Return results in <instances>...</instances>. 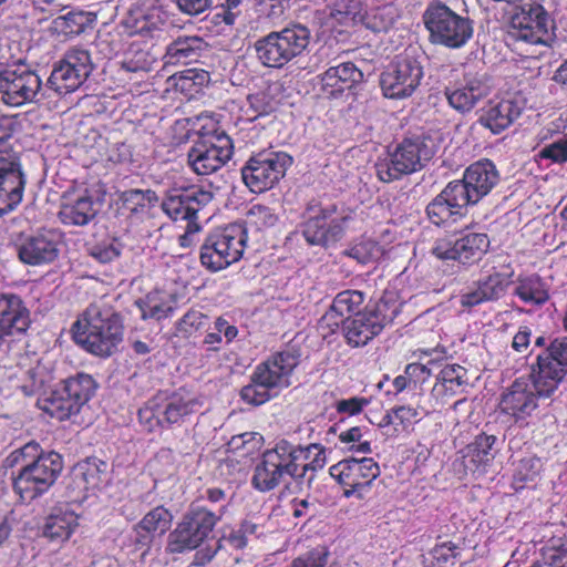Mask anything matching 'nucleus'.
I'll return each mask as SVG.
<instances>
[{
  "instance_id": "f257e3e1",
  "label": "nucleus",
  "mask_w": 567,
  "mask_h": 567,
  "mask_svg": "<svg viewBox=\"0 0 567 567\" xmlns=\"http://www.w3.org/2000/svg\"><path fill=\"white\" fill-rule=\"evenodd\" d=\"M73 340L86 352L99 357L112 355L123 340L121 316L112 308L91 303L71 328Z\"/></svg>"
},
{
  "instance_id": "f03ea898",
  "label": "nucleus",
  "mask_w": 567,
  "mask_h": 567,
  "mask_svg": "<svg viewBox=\"0 0 567 567\" xmlns=\"http://www.w3.org/2000/svg\"><path fill=\"white\" fill-rule=\"evenodd\" d=\"M439 144L430 132L406 134L388 156L375 163L378 178L383 183L399 181L405 175L422 171L434 157Z\"/></svg>"
},
{
  "instance_id": "7ed1b4c3",
  "label": "nucleus",
  "mask_w": 567,
  "mask_h": 567,
  "mask_svg": "<svg viewBox=\"0 0 567 567\" xmlns=\"http://www.w3.org/2000/svg\"><path fill=\"white\" fill-rule=\"evenodd\" d=\"M198 122H203L198 127V140L193 144L187 153V164L189 168L200 176L210 175L233 157V140L218 126L210 116H198Z\"/></svg>"
},
{
  "instance_id": "20e7f679",
  "label": "nucleus",
  "mask_w": 567,
  "mask_h": 567,
  "mask_svg": "<svg viewBox=\"0 0 567 567\" xmlns=\"http://www.w3.org/2000/svg\"><path fill=\"white\" fill-rule=\"evenodd\" d=\"M247 228L240 223L216 227L206 236L199 252L202 266L217 272L238 262L247 246Z\"/></svg>"
},
{
  "instance_id": "39448f33",
  "label": "nucleus",
  "mask_w": 567,
  "mask_h": 567,
  "mask_svg": "<svg viewBox=\"0 0 567 567\" xmlns=\"http://www.w3.org/2000/svg\"><path fill=\"white\" fill-rule=\"evenodd\" d=\"M310 30L291 23L280 31H272L255 42L258 61L266 68L281 69L299 56L309 45Z\"/></svg>"
},
{
  "instance_id": "423d86ee",
  "label": "nucleus",
  "mask_w": 567,
  "mask_h": 567,
  "mask_svg": "<svg viewBox=\"0 0 567 567\" xmlns=\"http://www.w3.org/2000/svg\"><path fill=\"white\" fill-rule=\"evenodd\" d=\"M401 312V303L382 297L374 306H367L361 313L348 318L343 339L350 348H363L382 333Z\"/></svg>"
},
{
  "instance_id": "0eeeda50",
  "label": "nucleus",
  "mask_w": 567,
  "mask_h": 567,
  "mask_svg": "<svg viewBox=\"0 0 567 567\" xmlns=\"http://www.w3.org/2000/svg\"><path fill=\"white\" fill-rule=\"evenodd\" d=\"M423 21L431 41L446 48H461L473 35L472 21L442 2L430 3L423 13Z\"/></svg>"
},
{
  "instance_id": "6e6552de",
  "label": "nucleus",
  "mask_w": 567,
  "mask_h": 567,
  "mask_svg": "<svg viewBox=\"0 0 567 567\" xmlns=\"http://www.w3.org/2000/svg\"><path fill=\"white\" fill-rule=\"evenodd\" d=\"M567 375V337L555 338L530 365L529 379L543 399L550 398Z\"/></svg>"
},
{
  "instance_id": "1a4fd4ad",
  "label": "nucleus",
  "mask_w": 567,
  "mask_h": 567,
  "mask_svg": "<svg viewBox=\"0 0 567 567\" xmlns=\"http://www.w3.org/2000/svg\"><path fill=\"white\" fill-rule=\"evenodd\" d=\"M292 163L293 158L286 152L252 154L240 168L243 183L252 194L266 193L279 184Z\"/></svg>"
},
{
  "instance_id": "9d476101",
  "label": "nucleus",
  "mask_w": 567,
  "mask_h": 567,
  "mask_svg": "<svg viewBox=\"0 0 567 567\" xmlns=\"http://www.w3.org/2000/svg\"><path fill=\"white\" fill-rule=\"evenodd\" d=\"M12 134V122L0 117V216L13 210L21 203L25 186L21 165L8 150V141Z\"/></svg>"
},
{
  "instance_id": "9b49d317",
  "label": "nucleus",
  "mask_w": 567,
  "mask_h": 567,
  "mask_svg": "<svg viewBox=\"0 0 567 567\" xmlns=\"http://www.w3.org/2000/svg\"><path fill=\"white\" fill-rule=\"evenodd\" d=\"M336 212L334 204L324 206L318 200L307 204L300 228L309 245L328 247L343 238L350 217L332 218Z\"/></svg>"
},
{
  "instance_id": "f8f14e48",
  "label": "nucleus",
  "mask_w": 567,
  "mask_h": 567,
  "mask_svg": "<svg viewBox=\"0 0 567 567\" xmlns=\"http://www.w3.org/2000/svg\"><path fill=\"white\" fill-rule=\"evenodd\" d=\"M423 78V66L414 50L405 49L389 64L380 78L383 95L388 99L410 97L419 87Z\"/></svg>"
},
{
  "instance_id": "ddd939ff",
  "label": "nucleus",
  "mask_w": 567,
  "mask_h": 567,
  "mask_svg": "<svg viewBox=\"0 0 567 567\" xmlns=\"http://www.w3.org/2000/svg\"><path fill=\"white\" fill-rule=\"evenodd\" d=\"M491 240L485 233L464 231L458 236L437 238L431 254L440 260H453L471 267L478 264L489 250Z\"/></svg>"
},
{
  "instance_id": "4468645a",
  "label": "nucleus",
  "mask_w": 567,
  "mask_h": 567,
  "mask_svg": "<svg viewBox=\"0 0 567 567\" xmlns=\"http://www.w3.org/2000/svg\"><path fill=\"white\" fill-rule=\"evenodd\" d=\"M220 515L193 506L168 535L167 550L169 553H183L197 548L213 533Z\"/></svg>"
},
{
  "instance_id": "2eb2a0df",
  "label": "nucleus",
  "mask_w": 567,
  "mask_h": 567,
  "mask_svg": "<svg viewBox=\"0 0 567 567\" xmlns=\"http://www.w3.org/2000/svg\"><path fill=\"white\" fill-rule=\"evenodd\" d=\"M512 18L518 39L532 43L550 45L554 41L555 23L538 0H523Z\"/></svg>"
},
{
  "instance_id": "dca6fc26",
  "label": "nucleus",
  "mask_w": 567,
  "mask_h": 567,
  "mask_svg": "<svg viewBox=\"0 0 567 567\" xmlns=\"http://www.w3.org/2000/svg\"><path fill=\"white\" fill-rule=\"evenodd\" d=\"M93 71L87 50L72 48L53 66L48 85L59 95H66L80 89Z\"/></svg>"
},
{
  "instance_id": "f3484780",
  "label": "nucleus",
  "mask_w": 567,
  "mask_h": 567,
  "mask_svg": "<svg viewBox=\"0 0 567 567\" xmlns=\"http://www.w3.org/2000/svg\"><path fill=\"white\" fill-rule=\"evenodd\" d=\"M41 86L38 73L21 61L0 71V94L7 105L21 106L33 102Z\"/></svg>"
},
{
  "instance_id": "a211bd4d",
  "label": "nucleus",
  "mask_w": 567,
  "mask_h": 567,
  "mask_svg": "<svg viewBox=\"0 0 567 567\" xmlns=\"http://www.w3.org/2000/svg\"><path fill=\"white\" fill-rule=\"evenodd\" d=\"M499 178L496 165L488 158H482L467 166L462 178L451 181V184L474 206L492 192Z\"/></svg>"
},
{
  "instance_id": "6ab92c4d",
  "label": "nucleus",
  "mask_w": 567,
  "mask_h": 567,
  "mask_svg": "<svg viewBox=\"0 0 567 567\" xmlns=\"http://www.w3.org/2000/svg\"><path fill=\"white\" fill-rule=\"evenodd\" d=\"M214 198L209 190L198 186L172 188L162 202L163 212L174 221L198 220V214Z\"/></svg>"
},
{
  "instance_id": "aec40b11",
  "label": "nucleus",
  "mask_w": 567,
  "mask_h": 567,
  "mask_svg": "<svg viewBox=\"0 0 567 567\" xmlns=\"http://www.w3.org/2000/svg\"><path fill=\"white\" fill-rule=\"evenodd\" d=\"M300 363V352L287 348L270 354L266 360L258 363L254 373L256 381L274 391L287 389L291 385L293 371Z\"/></svg>"
},
{
  "instance_id": "412c9836",
  "label": "nucleus",
  "mask_w": 567,
  "mask_h": 567,
  "mask_svg": "<svg viewBox=\"0 0 567 567\" xmlns=\"http://www.w3.org/2000/svg\"><path fill=\"white\" fill-rule=\"evenodd\" d=\"M471 205L449 182L446 186L427 204L426 216L437 227H449L467 214Z\"/></svg>"
},
{
  "instance_id": "4be33fe9",
  "label": "nucleus",
  "mask_w": 567,
  "mask_h": 567,
  "mask_svg": "<svg viewBox=\"0 0 567 567\" xmlns=\"http://www.w3.org/2000/svg\"><path fill=\"white\" fill-rule=\"evenodd\" d=\"M31 326V313L16 293H0V341L6 337H21Z\"/></svg>"
},
{
  "instance_id": "5701e85b",
  "label": "nucleus",
  "mask_w": 567,
  "mask_h": 567,
  "mask_svg": "<svg viewBox=\"0 0 567 567\" xmlns=\"http://www.w3.org/2000/svg\"><path fill=\"white\" fill-rule=\"evenodd\" d=\"M539 398L527 380L518 378L502 394L498 406L502 413L516 421L525 420L537 409Z\"/></svg>"
},
{
  "instance_id": "b1692460",
  "label": "nucleus",
  "mask_w": 567,
  "mask_h": 567,
  "mask_svg": "<svg viewBox=\"0 0 567 567\" xmlns=\"http://www.w3.org/2000/svg\"><path fill=\"white\" fill-rule=\"evenodd\" d=\"M17 251L23 264L42 266L53 262L60 249L55 234L44 231L22 238L17 245Z\"/></svg>"
},
{
  "instance_id": "393cba45",
  "label": "nucleus",
  "mask_w": 567,
  "mask_h": 567,
  "mask_svg": "<svg viewBox=\"0 0 567 567\" xmlns=\"http://www.w3.org/2000/svg\"><path fill=\"white\" fill-rule=\"evenodd\" d=\"M62 471V463H29L14 480V488L19 493H32L34 497L51 486Z\"/></svg>"
},
{
  "instance_id": "a878e982",
  "label": "nucleus",
  "mask_w": 567,
  "mask_h": 567,
  "mask_svg": "<svg viewBox=\"0 0 567 567\" xmlns=\"http://www.w3.org/2000/svg\"><path fill=\"white\" fill-rule=\"evenodd\" d=\"M488 93L483 79L477 74L466 73L457 86L446 87L444 94L451 107L460 113L472 111Z\"/></svg>"
},
{
  "instance_id": "bb28decb",
  "label": "nucleus",
  "mask_w": 567,
  "mask_h": 567,
  "mask_svg": "<svg viewBox=\"0 0 567 567\" xmlns=\"http://www.w3.org/2000/svg\"><path fill=\"white\" fill-rule=\"evenodd\" d=\"M520 113L522 107L514 100H491L482 110L478 123L492 133L499 134L509 127Z\"/></svg>"
},
{
  "instance_id": "cd10ccee",
  "label": "nucleus",
  "mask_w": 567,
  "mask_h": 567,
  "mask_svg": "<svg viewBox=\"0 0 567 567\" xmlns=\"http://www.w3.org/2000/svg\"><path fill=\"white\" fill-rule=\"evenodd\" d=\"M363 73L352 62L330 66L321 76V90L327 96H338L361 82Z\"/></svg>"
},
{
  "instance_id": "c85d7f7f",
  "label": "nucleus",
  "mask_w": 567,
  "mask_h": 567,
  "mask_svg": "<svg viewBox=\"0 0 567 567\" xmlns=\"http://www.w3.org/2000/svg\"><path fill=\"white\" fill-rule=\"evenodd\" d=\"M200 405L202 403L194 392L179 388L166 396L163 410L159 412L162 416L159 422L167 425L179 423L186 416L196 413Z\"/></svg>"
},
{
  "instance_id": "c756f323",
  "label": "nucleus",
  "mask_w": 567,
  "mask_h": 567,
  "mask_svg": "<svg viewBox=\"0 0 567 567\" xmlns=\"http://www.w3.org/2000/svg\"><path fill=\"white\" fill-rule=\"evenodd\" d=\"M309 465L305 463L301 467L302 473L297 474V463H257L254 475L251 477V485L259 492H269L277 487L286 475L289 476H303Z\"/></svg>"
},
{
  "instance_id": "7c9ffc66",
  "label": "nucleus",
  "mask_w": 567,
  "mask_h": 567,
  "mask_svg": "<svg viewBox=\"0 0 567 567\" xmlns=\"http://www.w3.org/2000/svg\"><path fill=\"white\" fill-rule=\"evenodd\" d=\"M172 520L173 515L167 508L154 507L134 526L135 543L142 547H148L156 536H163L169 530Z\"/></svg>"
},
{
  "instance_id": "2f4dec72",
  "label": "nucleus",
  "mask_w": 567,
  "mask_h": 567,
  "mask_svg": "<svg viewBox=\"0 0 567 567\" xmlns=\"http://www.w3.org/2000/svg\"><path fill=\"white\" fill-rule=\"evenodd\" d=\"M99 207L93 193L84 189L73 200L62 205L60 219L64 225L84 226L95 218Z\"/></svg>"
},
{
  "instance_id": "473e14b6",
  "label": "nucleus",
  "mask_w": 567,
  "mask_h": 567,
  "mask_svg": "<svg viewBox=\"0 0 567 567\" xmlns=\"http://www.w3.org/2000/svg\"><path fill=\"white\" fill-rule=\"evenodd\" d=\"M329 473L340 484L352 488L371 483L380 474L379 463H336Z\"/></svg>"
},
{
  "instance_id": "72a5a7b5",
  "label": "nucleus",
  "mask_w": 567,
  "mask_h": 567,
  "mask_svg": "<svg viewBox=\"0 0 567 567\" xmlns=\"http://www.w3.org/2000/svg\"><path fill=\"white\" fill-rule=\"evenodd\" d=\"M78 518L79 515L69 505L55 507L45 519L42 535L50 542L63 543L78 526Z\"/></svg>"
},
{
  "instance_id": "f704fd0d",
  "label": "nucleus",
  "mask_w": 567,
  "mask_h": 567,
  "mask_svg": "<svg viewBox=\"0 0 567 567\" xmlns=\"http://www.w3.org/2000/svg\"><path fill=\"white\" fill-rule=\"evenodd\" d=\"M208 48L198 35H181L168 44L165 53L167 64H187L197 61Z\"/></svg>"
},
{
  "instance_id": "c9c22d12",
  "label": "nucleus",
  "mask_w": 567,
  "mask_h": 567,
  "mask_svg": "<svg viewBox=\"0 0 567 567\" xmlns=\"http://www.w3.org/2000/svg\"><path fill=\"white\" fill-rule=\"evenodd\" d=\"M63 386L60 384L48 395L40 396L37 400V406L51 419L58 421L69 420L72 415L79 413L71 398L64 393Z\"/></svg>"
},
{
  "instance_id": "e433bc0d",
  "label": "nucleus",
  "mask_w": 567,
  "mask_h": 567,
  "mask_svg": "<svg viewBox=\"0 0 567 567\" xmlns=\"http://www.w3.org/2000/svg\"><path fill=\"white\" fill-rule=\"evenodd\" d=\"M122 208L131 218H142L158 203V196L153 189L131 188L121 193Z\"/></svg>"
},
{
  "instance_id": "4c0bfd02",
  "label": "nucleus",
  "mask_w": 567,
  "mask_h": 567,
  "mask_svg": "<svg viewBox=\"0 0 567 567\" xmlns=\"http://www.w3.org/2000/svg\"><path fill=\"white\" fill-rule=\"evenodd\" d=\"M400 18L396 7L385 3L362 12L360 23L373 33H388Z\"/></svg>"
},
{
  "instance_id": "58836bf2",
  "label": "nucleus",
  "mask_w": 567,
  "mask_h": 567,
  "mask_svg": "<svg viewBox=\"0 0 567 567\" xmlns=\"http://www.w3.org/2000/svg\"><path fill=\"white\" fill-rule=\"evenodd\" d=\"M177 92L190 100L196 97L210 82V73L204 69H186L172 76Z\"/></svg>"
},
{
  "instance_id": "ea45409f",
  "label": "nucleus",
  "mask_w": 567,
  "mask_h": 567,
  "mask_svg": "<svg viewBox=\"0 0 567 567\" xmlns=\"http://www.w3.org/2000/svg\"><path fill=\"white\" fill-rule=\"evenodd\" d=\"M61 385L79 412L92 399L97 386L95 380L86 373H78L64 380Z\"/></svg>"
},
{
  "instance_id": "a19ab883",
  "label": "nucleus",
  "mask_w": 567,
  "mask_h": 567,
  "mask_svg": "<svg viewBox=\"0 0 567 567\" xmlns=\"http://www.w3.org/2000/svg\"><path fill=\"white\" fill-rule=\"evenodd\" d=\"M467 370L460 364H446L436 378L435 390L444 396H454L467 385Z\"/></svg>"
},
{
  "instance_id": "79ce46f5",
  "label": "nucleus",
  "mask_w": 567,
  "mask_h": 567,
  "mask_svg": "<svg viewBox=\"0 0 567 567\" xmlns=\"http://www.w3.org/2000/svg\"><path fill=\"white\" fill-rule=\"evenodd\" d=\"M318 450L312 461H321L324 456L323 450H319L317 444H310L307 447L296 446L286 440L279 441L272 450H267L262 461H270L274 456L278 461H307L310 457L311 450Z\"/></svg>"
},
{
  "instance_id": "37998d69",
  "label": "nucleus",
  "mask_w": 567,
  "mask_h": 567,
  "mask_svg": "<svg viewBox=\"0 0 567 567\" xmlns=\"http://www.w3.org/2000/svg\"><path fill=\"white\" fill-rule=\"evenodd\" d=\"M514 295L525 303L544 305L549 299L545 282L536 274L519 276Z\"/></svg>"
},
{
  "instance_id": "c03bdc74",
  "label": "nucleus",
  "mask_w": 567,
  "mask_h": 567,
  "mask_svg": "<svg viewBox=\"0 0 567 567\" xmlns=\"http://www.w3.org/2000/svg\"><path fill=\"white\" fill-rule=\"evenodd\" d=\"M155 58L150 52L147 42L132 41L121 61V69L126 72H148Z\"/></svg>"
},
{
  "instance_id": "a18cd8bd",
  "label": "nucleus",
  "mask_w": 567,
  "mask_h": 567,
  "mask_svg": "<svg viewBox=\"0 0 567 567\" xmlns=\"http://www.w3.org/2000/svg\"><path fill=\"white\" fill-rule=\"evenodd\" d=\"M262 443V435L256 432H246L234 435L227 443V451L239 458L256 461L260 455Z\"/></svg>"
},
{
  "instance_id": "49530a36",
  "label": "nucleus",
  "mask_w": 567,
  "mask_h": 567,
  "mask_svg": "<svg viewBox=\"0 0 567 567\" xmlns=\"http://www.w3.org/2000/svg\"><path fill=\"white\" fill-rule=\"evenodd\" d=\"M277 109L275 97L268 91H258L247 96L246 103L241 106L243 116L248 122L271 114Z\"/></svg>"
},
{
  "instance_id": "de8ad7c7",
  "label": "nucleus",
  "mask_w": 567,
  "mask_h": 567,
  "mask_svg": "<svg viewBox=\"0 0 567 567\" xmlns=\"http://www.w3.org/2000/svg\"><path fill=\"white\" fill-rule=\"evenodd\" d=\"M362 3L360 0H333L328 6V17L341 25L360 23Z\"/></svg>"
},
{
  "instance_id": "09e8293b",
  "label": "nucleus",
  "mask_w": 567,
  "mask_h": 567,
  "mask_svg": "<svg viewBox=\"0 0 567 567\" xmlns=\"http://www.w3.org/2000/svg\"><path fill=\"white\" fill-rule=\"evenodd\" d=\"M497 437L495 435H487L481 433L475 436L474 441L468 443L463 450L460 451L463 460L468 461H489L495 458L496 450L495 444Z\"/></svg>"
},
{
  "instance_id": "8fccbe9b",
  "label": "nucleus",
  "mask_w": 567,
  "mask_h": 567,
  "mask_svg": "<svg viewBox=\"0 0 567 567\" xmlns=\"http://www.w3.org/2000/svg\"><path fill=\"white\" fill-rule=\"evenodd\" d=\"M209 327V317L198 309L192 308L175 323L177 334L190 338Z\"/></svg>"
},
{
  "instance_id": "3c124183",
  "label": "nucleus",
  "mask_w": 567,
  "mask_h": 567,
  "mask_svg": "<svg viewBox=\"0 0 567 567\" xmlns=\"http://www.w3.org/2000/svg\"><path fill=\"white\" fill-rule=\"evenodd\" d=\"M513 271L505 274L494 271L477 281L481 292L488 301L499 299L512 282Z\"/></svg>"
},
{
  "instance_id": "603ef678",
  "label": "nucleus",
  "mask_w": 567,
  "mask_h": 567,
  "mask_svg": "<svg viewBox=\"0 0 567 567\" xmlns=\"http://www.w3.org/2000/svg\"><path fill=\"white\" fill-rule=\"evenodd\" d=\"M365 301V293L360 290L347 289L338 292L333 300V309H338L339 313H343L347 318H352L357 313H361L362 306Z\"/></svg>"
},
{
  "instance_id": "864d4df0",
  "label": "nucleus",
  "mask_w": 567,
  "mask_h": 567,
  "mask_svg": "<svg viewBox=\"0 0 567 567\" xmlns=\"http://www.w3.org/2000/svg\"><path fill=\"white\" fill-rule=\"evenodd\" d=\"M343 255L357 260L359 264L367 265L377 261L381 257L382 247L373 239L361 238L346 249Z\"/></svg>"
},
{
  "instance_id": "5fc2aeb1",
  "label": "nucleus",
  "mask_w": 567,
  "mask_h": 567,
  "mask_svg": "<svg viewBox=\"0 0 567 567\" xmlns=\"http://www.w3.org/2000/svg\"><path fill=\"white\" fill-rule=\"evenodd\" d=\"M143 319H155L157 321L171 317L175 312V301L172 299H159L147 296L140 305Z\"/></svg>"
},
{
  "instance_id": "6e6d98bb",
  "label": "nucleus",
  "mask_w": 567,
  "mask_h": 567,
  "mask_svg": "<svg viewBox=\"0 0 567 567\" xmlns=\"http://www.w3.org/2000/svg\"><path fill=\"white\" fill-rule=\"evenodd\" d=\"M278 221V216L274 209L266 205H252L246 214L245 224L249 227L261 231L266 228L275 226Z\"/></svg>"
},
{
  "instance_id": "4d7b16f0",
  "label": "nucleus",
  "mask_w": 567,
  "mask_h": 567,
  "mask_svg": "<svg viewBox=\"0 0 567 567\" xmlns=\"http://www.w3.org/2000/svg\"><path fill=\"white\" fill-rule=\"evenodd\" d=\"M271 388H266L256 381V373H251L250 382L240 390V399L250 405L258 406L271 400Z\"/></svg>"
},
{
  "instance_id": "13d9d810",
  "label": "nucleus",
  "mask_w": 567,
  "mask_h": 567,
  "mask_svg": "<svg viewBox=\"0 0 567 567\" xmlns=\"http://www.w3.org/2000/svg\"><path fill=\"white\" fill-rule=\"evenodd\" d=\"M532 567H567V548L554 545L543 548L540 558Z\"/></svg>"
},
{
  "instance_id": "bf43d9fd",
  "label": "nucleus",
  "mask_w": 567,
  "mask_h": 567,
  "mask_svg": "<svg viewBox=\"0 0 567 567\" xmlns=\"http://www.w3.org/2000/svg\"><path fill=\"white\" fill-rule=\"evenodd\" d=\"M342 443L351 444L348 450L358 454H370L372 452L371 443L362 441V430L359 426L350 427L339 435Z\"/></svg>"
},
{
  "instance_id": "052dcab7",
  "label": "nucleus",
  "mask_w": 567,
  "mask_h": 567,
  "mask_svg": "<svg viewBox=\"0 0 567 567\" xmlns=\"http://www.w3.org/2000/svg\"><path fill=\"white\" fill-rule=\"evenodd\" d=\"M347 320L348 318L343 313H339L338 309H333V303L331 302L328 310L319 320V328L324 331V337L333 334L339 330L343 333V326Z\"/></svg>"
},
{
  "instance_id": "680f3d73",
  "label": "nucleus",
  "mask_w": 567,
  "mask_h": 567,
  "mask_svg": "<svg viewBox=\"0 0 567 567\" xmlns=\"http://www.w3.org/2000/svg\"><path fill=\"white\" fill-rule=\"evenodd\" d=\"M83 14L80 12H68L54 20L55 29L64 34H80L83 31Z\"/></svg>"
},
{
  "instance_id": "e2e57ef3",
  "label": "nucleus",
  "mask_w": 567,
  "mask_h": 567,
  "mask_svg": "<svg viewBox=\"0 0 567 567\" xmlns=\"http://www.w3.org/2000/svg\"><path fill=\"white\" fill-rule=\"evenodd\" d=\"M329 553L324 548L313 549L292 560L288 567H334L327 566Z\"/></svg>"
},
{
  "instance_id": "0e129e2a",
  "label": "nucleus",
  "mask_w": 567,
  "mask_h": 567,
  "mask_svg": "<svg viewBox=\"0 0 567 567\" xmlns=\"http://www.w3.org/2000/svg\"><path fill=\"white\" fill-rule=\"evenodd\" d=\"M241 4L243 0H225L219 7V11L215 13L214 22H224L226 25H233L241 13Z\"/></svg>"
},
{
  "instance_id": "69168bd1",
  "label": "nucleus",
  "mask_w": 567,
  "mask_h": 567,
  "mask_svg": "<svg viewBox=\"0 0 567 567\" xmlns=\"http://www.w3.org/2000/svg\"><path fill=\"white\" fill-rule=\"evenodd\" d=\"M45 453L40 444L30 441L20 449H16L10 453L7 461H43Z\"/></svg>"
},
{
  "instance_id": "338daca9",
  "label": "nucleus",
  "mask_w": 567,
  "mask_h": 567,
  "mask_svg": "<svg viewBox=\"0 0 567 567\" xmlns=\"http://www.w3.org/2000/svg\"><path fill=\"white\" fill-rule=\"evenodd\" d=\"M41 368H30L25 373V382L21 384L20 389L27 396H32L44 386V379L41 375Z\"/></svg>"
},
{
  "instance_id": "774afa93",
  "label": "nucleus",
  "mask_w": 567,
  "mask_h": 567,
  "mask_svg": "<svg viewBox=\"0 0 567 567\" xmlns=\"http://www.w3.org/2000/svg\"><path fill=\"white\" fill-rule=\"evenodd\" d=\"M539 156L554 163L567 162V138L546 145L540 150Z\"/></svg>"
}]
</instances>
